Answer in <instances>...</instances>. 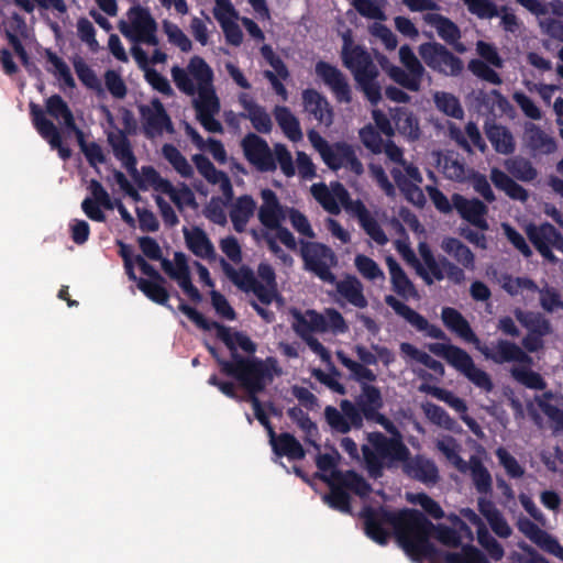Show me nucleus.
<instances>
[{
  "mask_svg": "<svg viewBox=\"0 0 563 563\" xmlns=\"http://www.w3.org/2000/svg\"><path fill=\"white\" fill-rule=\"evenodd\" d=\"M366 536L380 545L391 536L416 563H422V511L410 508L389 510L364 506L360 512Z\"/></svg>",
  "mask_w": 563,
  "mask_h": 563,
  "instance_id": "1",
  "label": "nucleus"
},
{
  "mask_svg": "<svg viewBox=\"0 0 563 563\" xmlns=\"http://www.w3.org/2000/svg\"><path fill=\"white\" fill-rule=\"evenodd\" d=\"M316 477L325 482L330 493L323 496V501L334 510L352 515L349 492L361 498H367L372 493L371 484L353 470L333 471L330 475L316 473Z\"/></svg>",
  "mask_w": 563,
  "mask_h": 563,
  "instance_id": "2",
  "label": "nucleus"
},
{
  "mask_svg": "<svg viewBox=\"0 0 563 563\" xmlns=\"http://www.w3.org/2000/svg\"><path fill=\"white\" fill-rule=\"evenodd\" d=\"M280 372L282 371L278 367L277 362L275 365L266 363L254 372V374L240 383V385L247 391V400L252 404L255 418L267 430L269 439H274L275 431L257 395L263 393L266 386L273 382L274 375H279Z\"/></svg>",
  "mask_w": 563,
  "mask_h": 563,
  "instance_id": "3",
  "label": "nucleus"
},
{
  "mask_svg": "<svg viewBox=\"0 0 563 563\" xmlns=\"http://www.w3.org/2000/svg\"><path fill=\"white\" fill-rule=\"evenodd\" d=\"M128 18L129 22L121 21L119 24L120 32L126 38L152 46L158 45L157 23L147 8L133 5L128 11Z\"/></svg>",
  "mask_w": 563,
  "mask_h": 563,
  "instance_id": "4",
  "label": "nucleus"
},
{
  "mask_svg": "<svg viewBox=\"0 0 563 563\" xmlns=\"http://www.w3.org/2000/svg\"><path fill=\"white\" fill-rule=\"evenodd\" d=\"M300 255L305 268L313 273L322 282L333 284L335 275L331 267L338 264L336 256L331 247L319 242L300 241Z\"/></svg>",
  "mask_w": 563,
  "mask_h": 563,
  "instance_id": "5",
  "label": "nucleus"
},
{
  "mask_svg": "<svg viewBox=\"0 0 563 563\" xmlns=\"http://www.w3.org/2000/svg\"><path fill=\"white\" fill-rule=\"evenodd\" d=\"M207 349L220 366L221 373L236 379L239 383L254 374V372L266 363H271V365H275L276 363V358L272 356L262 360L256 356L245 357L240 353H232L231 361H227L219 355L218 350L214 346L207 345Z\"/></svg>",
  "mask_w": 563,
  "mask_h": 563,
  "instance_id": "6",
  "label": "nucleus"
},
{
  "mask_svg": "<svg viewBox=\"0 0 563 563\" xmlns=\"http://www.w3.org/2000/svg\"><path fill=\"white\" fill-rule=\"evenodd\" d=\"M527 236L541 256L552 264H556L559 258L552 250L563 252V235L550 222H543L539 225L529 224L526 229Z\"/></svg>",
  "mask_w": 563,
  "mask_h": 563,
  "instance_id": "7",
  "label": "nucleus"
},
{
  "mask_svg": "<svg viewBox=\"0 0 563 563\" xmlns=\"http://www.w3.org/2000/svg\"><path fill=\"white\" fill-rule=\"evenodd\" d=\"M241 147L245 159L260 173H273L276 170L274 154L263 137L250 132L241 141Z\"/></svg>",
  "mask_w": 563,
  "mask_h": 563,
  "instance_id": "8",
  "label": "nucleus"
},
{
  "mask_svg": "<svg viewBox=\"0 0 563 563\" xmlns=\"http://www.w3.org/2000/svg\"><path fill=\"white\" fill-rule=\"evenodd\" d=\"M433 536L440 543L451 548L460 547V538L454 526L433 525L428 518H424V560L431 563H445L444 555L448 551L438 550L428 539Z\"/></svg>",
  "mask_w": 563,
  "mask_h": 563,
  "instance_id": "9",
  "label": "nucleus"
},
{
  "mask_svg": "<svg viewBox=\"0 0 563 563\" xmlns=\"http://www.w3.org/2000/svg\"><path fill=\"white\" fill-rule=\"evenodd\" d=\"M424 64L445 76H459L463 68L462 59L438 42H424Z\"/></svg>",
  "mask_w": 563,
  "mask_h": 563,
  "instance_id": "10",
  "label": "nucleus"
},
{
  "mask_svg": "<svg viewBox=\"0 0 563 563\" xmlns=\"http://www.w3.org/2000/svg\"><path fill=\"white\" fill-rule=\"evenodd\" d=\"M324 419L333 432L346 434L352 429L363 428V421L360 410L353 401L342 399L340 410L333 406L324 408Z\"/></svg>",
  "mask_w": 563,
  "mask_h": 563,
  "instance_id": "11",
  "label": "nucleus"
},
{
  "mask_svg": "<svg viewBox=\"0 0 563 563\" xmlns=\"http://www.w3.org/2000/svg\"><path fill=\"white\" fill-rule=\"evenodd\" d=\"M314 71L323 84L330 89L338 103L349 104L353 100L352 88L346 76L334 65L319 60Z\"/></svg>",
  "mask_w": 563,
  "mask_h": 563,
  "instance_id": "12",
  "label": "nucleus"
},
{
  "mask_svg": "<svg viewBox=\"0 0 563 563\" xmlns=\"http://www.w3.org/2000/svg\"><path fill=\"white\" fill-rule=\"evenodd\" d=\"M139 112L143 120V133L147 139L162 135L164 131H174L172 119L158 98H153L151 106L140 104Z\"/></svg>",
  "mask_w": 563,
  "mask_h": 563,
  "instance_id": "13",
  "label": "nucleus"
},
{
  "mask_svg": "<svg viewBox=\"0 0 563 563\" xmlns=\"http://www.w3.org/2000/svg\"><path fill=\"white\" fill-rule=\"evenodd\" d=\"M300 322L319 333L331 331L334 334H343L349 331L345 319L334 308H327L323 313L308 309L303 314L300 312Z\"/></svg>",
  "mask_w": 563,
  "mask_h": 563,
  "instance_id": "14",
  "label": "nucleus"
},
{
  "mask_svg": "<svg viewBox=\"0 0 563 563\" xmlns=\"http://www.w3.org/2000/svg\"><path fill=\"white\" fill-rule=\"evenodd\" d=\"M477 349L486 360L493 361L495 364L512 362L521 364L531 363V357L528 353L521 346L508 340L499 339L489 344L477 345Z\"/></svg>",
  "mask_w": 563,
  "mask_h": 563,
  "instance_id": "15",
  "label": "nucleus"
},
{
  "mask_svg": "<svg viewBox=\"0 0 563 563\" xmlns=\"http://www.w3.org/2000/svg\"><path fill=\"white\" fill-rule=\"evenodd\" d=\"M179 301L178 310L183 312L191 322H194L199 329L205 331L216 330L217 338L221 340L225 346L232 353H239L235 347L234 342V332H231L230 328L217 322L209 321L202 313H200L196 308L187 305L184 299L180 297L178 291H175L173 295Z\"/></svg>",
  "mask_w": 563,
  "mask_h": 563,
  "instance_id": "16",
  "label": "nucleus"
},
{
  "mask_svg": "<svg viewBox=\"0 0 563 563\" xmlns=\"http://www.w3.org/2000/svg\"><path fill=\"white\" fill-rule=\"evenodd\" d=\"M30 112L38 134L48 142L52 148L58 151L63 159H68L71 155V151L63 145L60 132L54 122L47 119L44 110L35 103L30 104Z\"/></svg>",
  "mask_w": 563,
  "mask_h": 563,
  "instance_id": "17",
  "label": "nucleus"
},
{
  "mask_svg": "<svg viewBox=\"0 0 563 563\" xmlns=\"http://www.w3.org/2000/svg\"><path fill=\"white\" fill-rule=\"evenodd\" d=\"M221 268L224 275L242 291L244 292H253L258 301L266 300V289L264 288L263 283L258 282L254 275V272L246 265L241 266L239 269H235L230 263H228L224 258L220 260Z\"/></svg>",
  "mask_w": 563,
  "mask_h": 563,
  "instance_id": "18",
  "label": "nucleus"
},
{
  "mask_svg": "<svg viewBox=\"0 0 563 563\" xmlns=\"http://www.w3.org/2000/svg\"><path fill=\"white\" fill-rule=\"evenodd\" d=\"M518 530L540 549L563 561V547L545 530L527 517H520L517 521Z\"/></svg>",
  "mask_w": 563,
  "mask_h": 563,
  "instance_id": "19",
  "label": "nucleus"
},
{
  "mask_svg": "<svg viewBox=\"0 0 563 563\" xmlns=\"http://www.w3.org/2000/svg\"><path fill=\"white\" fill-rule=\"evenodd\" d=\"M341 57L343 65L352 71L354 79L377 70L371 54L361 45L351 46L347 40L344 41Z\"/></svg>",
  "mask_w": 563,
  "mask_h": 563,
  "instance_id": "20",
  "label": "nucleus"
},
{
  "mask_svg": "<svg viewBox=\"0 0 563 563\" xmlns=\"http://www.w3.org/2000/svg\"><path fill=\"white\" fill-rule=\"evenodd\" d=\"M452 202L462 219L483 231L488 229L485 219L488 208L482 200L477 198L467 199L460 194H454Z\"/></svg>",
  "mask_w": 563,
  "mask_h": 563,
  "instance_id": "21",
  "label": "nucleus"
},
{
  "mask_svg": "<svg viewBox=\"0 0 563 563\" xmlns=\"http://www.w3.org/2000/svg\"><path fill=\"white\" fill-rule=\"evenodd\" d=\"M239 103L245 112H240L239 117L251 121L252 126L260 133L268 134L273 129V122L265 108L256 103L250 95L242 92L239 96Z\"/></svg>",
  "mask_w": 563,
  "mask_h": 563,
  "instance_id": "22",
  "label": "nucleus"
},
{
  "mask_svg": "<svg viewBox=\"0 0 563 563\" xmlns=\"http://www.w3.org/2000/svg\"><path fill=\"white\" fill-rule=\"evenodd\" d=\"M474 102L478 113L493 118L507 113L511 108L508 99L497 89L478 90L475 93Z\"/></svg>",
  "mask_w": 563,
  "mask_h": 563,
  "instance_id": "23",
  "label": "nucleus"
},
{
  "mask_svg": "<svg viewBox=\"0 0 563 563\" xmlns=\"http://www.w3.org/2000/svg\"><path fill=\"white\" fill-rule=\"evenodd\" d=\"M263 200L258 210L260 222L268 230L279 228L285 219V212L277 195L272 189H263L261 192Z\"/></svg>",
  "mask_w": 563,
  "mask_h": 563,
  "instance_id": "24",
  "label": "nucleus"
},
{
  "mask_svg": "<svg viewBox=\"0 0 563 563\" xmlns=\"http://www.w3.org/2000/svg\"><path fill=\"white\" fill-rule=\"evenodd\" d=\"M429 350L445 360L462 375L474 364L472 356L465 350L450 343H432L429 345Z\"/></svg>",
  "mask_w": 563,
  "mask_h": 563,
  "instance_id": "25",
  "label": "nucleus"
},
{
  "mask_svg": "<svg viewBox=\"0 0 563 563\" xmlns=\"http://www.w3.org/2000/svg\"><path fill=\"white\" fill-rule=\"evenodd\" d=\"M373 448L384 456V460L405 462L409 457V450L399 439L387 438L380 432L368 434Z\"/></svg>",
  "mask_w": 563,
  "mask_h": 563,
  "instance_id": "26",
  "label": "nucleus"
},
{
  "mask_svg": "<svg viewBox=\"0 0 563 563\" xmlns=\"http://www.w3.org/2000/svg\"><path fill=\"white\" fill-rule=\"evenodd\" d=\"M484 131L496 153L503 155L514 154L516 151V141L507 126L492 120L485 122Z\"/></svg>",
  "mask_w": 563,
  "mask_h": 563,
  "instance_id": "27",
  "label": "nucleus"
},
{
  "mask_svg": "<svg viewBox=\"0 0 563 563\" xmlns=\"http://www.w3.org/2000/svg\"><path fill=\"white\" fill-rule=\"evenodd\" d=\"M424 24L434 29L445 43L455 45L459 52H464L465 48L459 43L461 38L460 29L449 18L439 13H424Z\"/></svg>",
  "mask_w": 563,
  "mask_h": 563,
  "instance_id": "28",
  "label": "nucleus"
},
{
  "mask_svg": "<svg viewBox=\"0 0 563 563\" xmlns=\"http://www.w3.org/2000/svg\"><path fill=\"white\" fill-rule=\"evenodd\" d=\"M534 401L550 420L553 431L563 432V396L548 390L540 396H536Z\"/></svg>",
  "mask_w": 563,
  "mask_h": 563,
  "instance_id": "29",
  "label": "nucleus"
},
{
  "mask_svg": "<svg viewBox=\"0 0 563 563\" xmlns=\"http://www.w3.org/2000/svg\"><path fill=\"white\" fill-rule=\"evenodd\" d=\"M302 103L305 110L318 122L327 125L332 123V109L327 98L316 89L308 88L302 91Z\"/></svg>",
  "mask_w": 563,
  "mask_h": 563,
  "instance_id": "30",
  "label": "nucleus"
},
{
  "mask_svg": "<svg viewBox=\"0 0 563 563\" xmlns=\"http://www.w3.org/2000/svg\"><path fill=\"white\" fill-rule=\"evenodd\" d=\"M441 318L444 325L461 339L468 343L479 344L477 335L472 330L468 321L459 310L445 307L442 309Z\"/></svg>",
  "mask_w": 563,
  "mask_h": 563,
  "instance_id": "31",
  "label": "nucleus"
},
{
  "mask_svg": "<svg viewBox=\"0 0 563 563\" xmlns=\"http://www.w3.org/2000/svg\"><path fill=\"white\" fill-rule=\"evenodd\" d=\"M183 231L186 245L190 252L200 258H214V246L201 228L194 227L191 230L184 228Z\"/></svg>",
  "mask_w": 563,
  "mask_h": 563,
  "instance_id": "32",
  "label": "nucleus"
},
{
  "mask_svg": "<svg viewBox=\"0 0 563 563\" xmlns=\"http://www.w3.org/2000/svg\"><path fill=\"white\" fill-rule=\"evenodd\" d=\"M354 405L361 412L362 421L364 418H372L376 410L384 406L382 393L378 387L363 383L361 394L355 398Z\"/></svg>",
  "mask_w": 563,
  "mask_h": 563,
  "instance_id": "33",
  "label": "nucleus"
},
{
  "mask_svg": "<svg viewBox=\"0 0 563 563\" xmlns=\"http://www.w3.org/2000/svg\"><path fill=\"white\" fill-rule=\"evenodd\" d=\"M335 284L336 292L343 297L352 306L364 309L367 307L368 301L363 292L362 283L352 275H347L342 280H336Z\"/></svg>",
  "mask_w": 563,
  "mask_h": 563,
  "instance_id": "34",
  "label": "nucleus"
},
{
  "mask_svg": "<svg viewBox=\"0 0 563 563\" xmlns=\"http://www.w3.org/2000/svg\"><path fill=\"white\" fill-rule=\"evenodd\" d=\"M256 209V202L250 195H243L236 198L230 210V219L236 232L245 231L250 219Z\"/></svg>",
  "mask_w": 563,
  "mask_h": 563,
  "instance_id": "35",
  "label": "nucleus"
},
{
  "mask_svg": "<svg viewBox=\"0 0 563 563\" xmlns=\"http://www.w3.org/2000/svg\"><path fill=\"white\" fill-rule=\"evenodd\" d=\"M353 212L367 235L371 236L377 244L385 245L388 242L387 235L380 228L377 220L371 214L365 205L357 200L352 207Z\"/></svg>",
  "mask_w": 563,
  "mask_h": 563,
  "instance_id": "36",
  "label": "nucleus"
},
{
  "mask_svg": "<svg viewBox=\"0 0 563 563\" xmlns=\"http://www.w3.org/2000/svg\"><path fill=\"white\" fill-rule=\"evenodd\" d=\"M353 212L367 235L371 236L377 244L385 245L388 242L387 235L380 228L377 220L371 214L365 205L357 200L352 207Z\"/></svg>",
  "mask_w": 563,
  "mask_h": 563,
  "instance_id": "37",
  "label": "nucleus"
},
{
  "mask_svg": "<svg viewBox=\"0 0 563 563\" xmlns=\"http://www.w3.org/2000/svg\"><path fill=\"white\" fill-rule=\"evenodd\" d=\"M490 180L497 189L503 190L511 199L525 202L529 198L528 191L521 185L497 167L492 168Z\"/></svg>",
  "mask_w": 563,
  "mask_h": 563,
  "instance_id": "38",
  "label": "nucleus"
},
{
  "mask_svg": "<svg viewBox=\"0 0 563 563\" xmlns=\"http://www.w3.org/2000/svg\"><path fill=\"white\" fill-rule=\"evenodd\" d=\"M273 451L279 456H287L290 460H302L306 455L305 449L301 443L288 432H283L279 435H274L271 439Z\"/></svg>",
  "mask_w": 563,
  "mask_h": 563,
  "instance_id": "39",
  "label": "nucleus"
},
{
  "mask_svg": "<svg viewBox=\"0 0 563 563\" xmlns=\"http://www.w3.org/2000/svg\"><path fill=\"white\" fill-rule=\"evenodd\" d=\"M514 313L518 322L528 330V333L542 336L552 333L551 322L542 313L523 311L519 308Z\"/></svg>",
  "mask_w": 563,
  "mask_h": 563,
  "instance_id": "40",
  "label": "nucleus"
},
{
  "mask_svg": "<svg viewBox=\"0 0 563 563\" xmlns=\"http://www.w3.org/2000/svg\"><path fill=\"white\" fill-rule=\"evenodd\" d=\"M46 112L56 120H62L66 131L75 132L79 129L76 125L74 114L68 107L67 102L59 96L53 95L45 101Z\"/></svg>",
  "mask_w": 563,
  "mask_h": 563,
  "instance_id": "41",
  "label": "nucleus"
},
{
  "mask_svg": "<svg viewBox=\"0 0 563 563\" xmlns=\"http://www.w3.org/2000/svg\"><path fill=\"white\" fill-rule=\"evenodd\" d=\"M526 142L531 151L540 154H552L558 147L555 140L533 123L526 129Z\"/></svg>",
  "mask_w": 563,
  "mask_h": 563,
  "instance_id": "42",
  "label": "nucleus"
},
{
  "mask_svg": "<svg viewBox=\"0 0 563 563\" xmlns=\"http://www.w3.org/2000/svg\"><path fill=\"white\" fill-rule=\"evenodd\" d=\"M273 113L277 124L290 141L298 142L302 139L300 122L288 107L276 106Z\"/></svg>",
  "mask_w": 563,
  "mask_h": 563,
  "instance_id": "43",
  "label": "nucleus"
},
{
  "mask_svg": "<svg viewBox=\"0 0 563 563\" xmlns=\"http://www.w3.org/2000/svg\"><path fill=\"white\" fill-rule=\"evenodd\" d=\"M467 472L479 494L488 495L493 490V479L489 471L477 455H472L466 463Z\"/></svg>",
  "mask_w": 563,
  "mask_h": 563,
  "instance_id": "44",
  "label": "nucleus"
},
{
  "mask_svg": "<svg viewBox=\"0 0 563 563\" xmlns=\"http://www.w3.org/2000/svg\"><path fill=\"white\" fill-rule=\"evenodd\" d=\"M504 166L511 178L530 183L538 177V170L532 163L522 156H512L504 162Z\"/></svg>",
  "mask_w": 563,
  "mask_h": 563,
  "instance_id": "45",
  "label": "nucleus"
},
{
  "mask_svg": "<svg viewBox=\"0 0 563 563\" xmlns=\"http://www.w3.org/2000/svg\"><path fill=\"white\" fill-rule=\"evenodd\" d=\"M294 318L295 322L292 327L295 332L307 343L309 349L321 358L322 362L331 364L330 351L317 338L311 335V333L316 331L301 324L299 311L294 312Z\"/></svg>",
  "mask_w": 563,
  "mask_h": 563,
  "instance_id": "46",
  "label": "nucleus"
},
{
  "mask_svg": "<svg viewBox=\"0 0 563 563\" xmlns=\"http://www.w3.org/2000/svg\"><path fill=\"white\" fill-rule=\"evenodd\" d=\"M165 284L166 280L157 282L140 278L137 280V288L153 302L162 305L170 310H174L173 307L168 303L170 295L165 288Z\"/></svg>",
  "mask_w": 563,
  "mask_h": 563,
  "instance_id": "47",
  "label": "nucleus"
},
{
  "mask_svg": "<svg viewBox=\"0 0 563 563\" xmlns=\"http://www.w3.org/2000/svg\"><path fill=\"white\" fill-rule=\"evenodd\" d=\"M437 449L459 472L463 474L467 473V462L461 457V445L453 437L446 435L443 439L439 440L437 442Z\"/></svg>",
  "mask_w": 563,
  "mask_h": 563,
  "instance_id": "48",
  "label": "nucleus"
},
{
  "mask_svg": "<svg viewBox=\"0 0 563 563\" xmlns=\"http://www.w3.org/2000/svg\"><path fill=\"white\" fill-rule=\"evenodd\" d=\"M162 155L181 177L191 178L194 176L192 166L174 144H164Z\"/></svg>",
  "mask_w": 563,
  "mask_h": 563,
  "instance_id": "49",
  "label": "nucleus"
},
{
  "mask_svg": "<svg viewBox=\"0 0 563 563\" xmlns=\"http://www.w3.org/2000/svg\"><path fill=\"white\" fill-rule=\"evenodd\" d=\"M197 118L218 114L220 111V101L213 87L198 89V99L194 102Z\"/></svg>",
  "mask_w": 563,
  "mask_h": 563,
  "instance_id": "50",
  "label": "nucleus"
},
{
  "mask_svg": "<svg viewBox=\"0 0 563 563\" xmlns=\"http://www.w3.org/2000/svg\"><path fill=\"white\" fill-rule=\"evenodd\" d=\"M142 177L143 183H148L155 190L167 195L174 203H177V189L168 179L163 178L153 166H143Z\"/></svg>",
  "mask_w": 563,
  "mask_h": 563,
  "instance_id": "51",
  "label": "nucleus"
},
{
  "mask_svg": "<svg viewBox=\"0 0 563 563\" xmlns=\"http://www.w3.org/2000/svg\"><path fill=\"white\" fill-rule=\"evenodd\" d=\"M187 70L196 79L198 89L212 87L213 71L202 57H191Z\"/></svg>",
  "mask_w": 563,
  "mask_h": 563,
  "instance_id": "52",
  "label": "nucleus"
},
{
  "mask_svg": "<svg viewBox=\"0 0 563 563\" xmlns=\"http://www.w3.org/2000/svg\"><path fill=\"white\" fill-rule=\"evenodd\" d=\"M386 264L390 274L394 290L401 296L410 292L413 289V285L400 264L393 256L386 257Z\"/></svg>",
  "mask_w": 563,
  "mask_h": 563,
  "instance_id": "53",
  "label": "nucleus"
},
{
  "mask_svg": "<svg viewBox=\"0 0 563 563\" xmlns=\"http://www.w3.org/2000/svg\"><path fill=\"white\" fill-rule=\"evenodd\" d=\"M439 166L448 179L464 181L466 179L465 164L455 153L446 154L439 158Z\"/></svg>",
  "mask_w": 563,
  "mask_h": 563,
  "instance_id": "54",
  "label": "nucleus"
},
{
  "mask_svg": "<svg viewBox=\"0 0 563 563\" xmlns=\"http://www.w3.org/2000/svg\"><path fill=\"white\" fill-rule=\"evenodd\" d=\"M257 275L264 282V288L267 299L262 301L263 305H271L275 299H280L278 294V285L274 268L268 263H260L257 266Z\"/></svg>",
  "mask_w": 563,
  "mask_h": 563,
  "instance_id": "55",
  "label": "nucleus"
},
{
  "mask_svg": "<svg viewBox=\"0 0 563 563\" xmlns=\"http://www.w3.org/2000/svg\"><path fill=\"white\" fill-rule=\"evenodd\" d=\"M287 415L306 433V441L319 449L316 441L311 440V438L318 435V427L310 419L309 415L298 406L288 408Z\"/></svg>",
  "mask_w": 563,
  "mask_h": 563,
  "instance_id": "56",
  "label": "nucleus"
},
{
  "mask_svg": "<svg viewBox=\"0 0 563 563\" xmlns=\"http://www.w3.org/2000/svg\"><path fill=\"white\" fill-rule=\"evenodd\" d=\"M378 69L355 79L358 88L373 106H377L382 99V88L377 81Z\"/></svg>",
  "mask_w": 563,
  "mask_h": 563,
  "instance_id": "57",
  "label": "nucleus"
},
{
  "mask_svg": "<svg viewBox=\"0 0 563 563\" xmlns=\"http://www.w3.org/2000/svg\"><path fill=\"white\" fill-rule=\"evenodd\" d=\"M434 103L437 108L444 114L454 118L462 119L464 117V110L461 106L460 100L452 93L445 91H438L434 93Z\"/></svg>",
  "mask_w": 563,
  "mask_h": 563,
  "instance_id": "58",
  "label": "nucleus"
},
{
  "mask_svg": "<svg viewBox=\"0 0 563 563\" xmlns=\"http://www.w3.org/2000/svg\"><path fill=\"white\" fill-rule=\"evenodd\" d=\"M73 66L78 79L84 86L96 91L102 90L101 81L97 77L96 73L81 57H76L73 60Z\"/></svg>",
  "mask_w": 563,
  "mask_h": 563,
  "instance_id": "59",
  "label": "nucleus"
},
{
  "mask_svg": "<svg viewBox=\"0 0 563 563\" xmlns=\"http://www.w3.org/2000/svg\"><path fill=\"white\" fill-rule=\"evenodd\" d=\"M74 133L76 135L77 142H78V145H79L81 152L84 153L88 163L91 166L96 165L97 163H99V164L104 163L106 156L102 152L101 146L98 143H96V142L87 143L86 139H85V134L80 129H76V131Z\"/></svg>",
  "mask_w": 563,
  "mask_h": 563,
  "instance_id": "60",
  "label": "nucleus"
},
{
  "mask_svg": "<svg viewBox=\"0 0 563 563\" xmlns=\"http://www.w3.org/2000/svg\"><path fill=\"white\" fill-rule=\"evenodd\" d=\"M386 303L393 308L397 314L410 322L418 331H422V314L416 312L408 305L398 300L394 296H387Z\"/></svg>",
  "mask_w": 563,
  "mask_h": 563,
  "instance_id": "61",
  "label": "nucleus"
},
{
  "mask_svg": "<svg viewBox=\"0 0 563 563\" xmlns=\"http://www.w3.org/2000/svg\"><path fill=\"white\" fill-rule=\"evenodd\" d=\"M311 192L314 199L322 206V208L331 214H339L341 209L334 197L324 184H314L311 187Z\"/></svg>",
  "mask_w": 563,
  "mask_h": 563,
  "instance_id": "62",
  "label": "nucleus"
},
{
  "mask_svg": "<svg viewBox=\"0 0 563 563\" xmlns=\"http://www.w3.org/2000/svg\"><path fill=\"white\" fill-rule=\"evenodd\" d=\"M512 377L530 389L543 390L547 387V383L544 378L538 372H534L530 368H512L511 369Z\"/></svg>",
  "mask_w": 563,
  "mask_h": 563,
  "instance_id": "63",
  "label": "nucleus"
},
{
  "mask_svg": "<svg viewBox=\"0 0 563 563\" xmlns=\"http://www.w3.org/2000/svg\"><path fill=\"white\" fill-rule=\"evenodd\" d=\"M445 563H489L486 555L474 547H465L463 554L446 553Z\"/></svg>",
  "mask_w": 563,
  "mask_h": 563,
  "instance_id": "64",
  "label": "nucleus"
}]
</instances>
